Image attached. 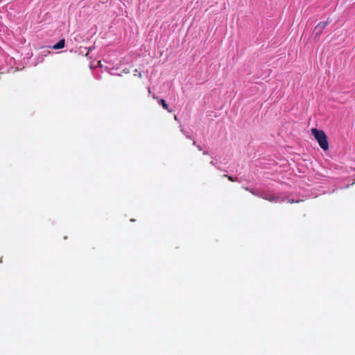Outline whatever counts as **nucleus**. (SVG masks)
<instances>
[{
    "mask_svg": "<svg viewBox=\"0 0 355 355\" xmlns=\"http://www.w3.org/2000/svg\"><path fill=\"white\" fill-rule=\"evenodd\" d=\"M160 103H161V104H162V107H163L164 109L167 110L168 112H171V111L168 110V105H167V104L166 103V102H165V101H164V100H161V101H160Z\"/></svg>",
    "mask_w": 355,
    "mask_h": 355,
    "instance_id": "5",
    "label": "nucleus"
},
{
    "mask_svg": "<svg viewBox=\"0 0 355 355\" xmlns=\"http://www.w3.org/2000/svg\"><path fill=\"white\" fill-rule=\"evenodd\" d=\"M64 43H65L64 40H61L57 44H54L52 48L53 49H62L64 46Z\"/></svg>",
    "mask_w": 355,
    "mask_h": 355,
    "instance_id": "4",
    "label": "nucleus"
},
{
    "mask_svg": "<svg viewBox=\"0 0 355 355\" xmlns=\"http://www.w3.org/2000/svg\"><path fill=\"white\" fill-rule=\"evenodd\" d=\"M311 132L319 144V146L324 150H327L329 149V143L327 141V137L326 134L322 130H319L316 128H312Z\"/></svg>",
    "mask_w": 355,
    "mask_h": 355,
    "instance_id": "1",
    "label": "nucleus"
},
{
    "mask_svg": "<svg viewBox=\"0 0 355 355\" xmlns=\"http://www.w3.org/2000/svg\"><path fill=\"white\" fill-rule=\"evenodd\" d=\"M98 65H99L100 67L101 66V61H98Z\"/></svg>",
    "mask_w": 355,
    "mask_h": 355,
    "instance_id": "9",
    "label": "nucleus"
},
{
    "mask_svg": "<svg viewBox=\"0 0 355 355\" xmlns=\"http://www.w3.org/2000/svg\"><path fill=\"white\" fill-rule=\"evenodd\" d=\"M211 164L214 165V162L213 161L211 162Z\"/></svg>",
    "mask_w": 355,
    "mask_h": 355,
    "instance_id": "11",
    "label": "nucleus"
},
{
    "mask_svg": "<svg viewBox=\"0 0 355 355\" xmlns=\"http://www.w3.org/2000/svg\"><path fill=\"white\" fill-rule=\"evenodd\" d=\"M260 196L262 198L267 200L268 201H270V202H277L279 198L278 196H275V194H272V193H266V192L261 193Z\"/></svg>",
    "mask_w": 355,
    "mask_h": 355,
    "instance_id": "3",
    "label": "nucleus"
},
{
    "mask_svg": "<svg viewBox=\"0 0 355 355\" xmlns=\"http://www.w3.org/2000/svg\"><path fill=\"white\" fill-rule=\"evenodd\" d=\"M174 118L175 120H178V116L176 115H175Z\"/></svg>",
    "mask_w": 355,
    "mask_h": 355,
    "instance_id": "8",
    "label": "nucleus"
},
{
    "mask_svg": "<svg viewBox=\"0 0 355 355\" xmlns=\"http://www.w3.org/2000/svg\"><path fill=\"white\" fill-rule=\"evenodd\" d=\"M329 24V21H328L320 22L315 28V31H316L315 37H319L322 34L323 30Z\"/></svg>",
    "mask_w": 355,
    "mask_h": 355,
    "instance_id": "2",
    "label": "nucleus"
},
{
    "mask_svg": "<svg viewBox=\"0 0 355 355\" xmlns=\"http://www.w3.org/2000/svg\"><path fill=\"white\" fill-rule=\"evenodd\" d=\"M198 148L200 150H202V148H201L200 146H198Z\"/></svg>",
    "mask_w": 355,
    "mask_h": 355,
    "instance_id": "7",
    "label": "nucleus"
},
{
    "mask_svg": "<svg viewBox=\"0 0 355 355\" xmlns=\"http://www.w3.org/2000/svg\"><path fill=\"white\" fill-rule=\"evenodd\" d=\"M204 154H205V155H207V154H208V152H207V151H205V152L204 153Z\"/></svg>",
    "mask_w": 355,
    "mask_h": 355,
    "instance_id": "10",
    "label": "nucleus"
},
{
    "mask_svg": "<svg viewBox=\"0 0 355 355\" xmlns=\"http://www.w3.org/2000/svg\"><path fill=\"white\" fill-rule=\"evenodd\" d=\"M225 177H227L228 178V180L231 182H235L237 180V178H234L232 176H229L227 175H224Z\"/></svg>",
    "mask_w": 355,
    "mask_h": 355,
    "instance_id": "6",
    "label": "nucleus"
}]
</instances>
